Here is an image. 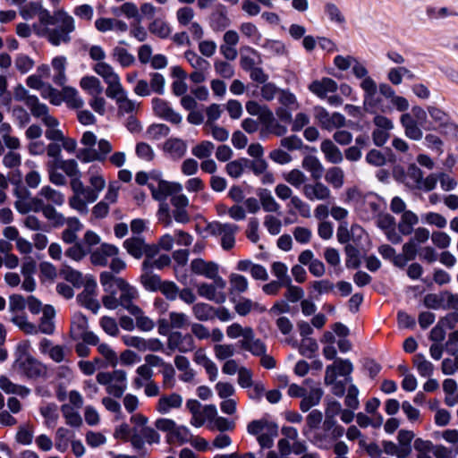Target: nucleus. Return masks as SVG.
I'll list each match as a JSON object with an SVG mask.
<instances>
[{"mask_svg":"<svg viewBox=\"0 0 458 458\" xmlns=\"http://www.w3.org/2000/svg\"><path fill=\"white\" fill-rule=\"evenodd\" d=\"M96 286L95 281H88L84 286V290L77 297L81 305L92 310L94 313H97L100 309V304L95 298Z\"/></svg>","mask_w":458,"mask_h":458,"instance_id":"nucleus-19","label":"nucleus"},{"mask_svg":"<svg viewBox=\"0 0 458 458\" xmlns=\"http://www.w3.org/2000/svg\"><path fill=\"white\" fill-rule=\"evenodd\" d=\"M54 165L63 170L71 178L80 175L78 164L74 159H53Z\"/></svg>","mask_w":458,"mask_h":458,"instance_id":"nucleus-48","label":"nucleus"},{"mask_svg":"<svg viewBox=\"0 0 458 458\" xmlns=\"http://www.w3.org/2000/svg\"><path fill=\"white\" fill-rule=\"evenodd\" d=\"M100 283L103 285L105 292H110L113 289H118L120 292H123V299L131 294L130 292L131 286L123 278L115 277L110 272H103L100 275Z\"/></svg>","mask_w":458,"mask_h":458,"instance_id":"nucleus-15","label":"nucleus"},{"mask_svg":"<svg viewBox=\"0 0 458 458\" xmlns=\"http://www.w3.org/2000/svg\"><path fill=\"white\" fill-rule=\"evenodd\" d=\"M301 166L304 170L310 173L313 180H320L325 170L320 160L317 157L311 155L304 157L301 162Z\"/></svg>","mask_w":458,"mask_h":458,"instance_id":"nucleus-32","label":"nucleus"},{"mask_svg":"<svg viewBox=\"0 0 458 458\" xmlns=\"http://www.w3.org/2000/svg\"><path fill=\"white\" fill-rule=\"evenodd\" d=\"M31 114L36 117H41L43 123L47 126H54L58 125V121L52 115L48 114V109L47 106L39 103L38 98H29L28 106H27Z\"/></svg>","mask_w":458,"mask_h":458,"instance_id":"nucleus-22","label":"nucleus"},{"mask_svg":"<svg viewBox=\"0 0 458 458\" xmlns=\"http://www.w3.org/2000/svg\"><path fill=\"white\" fill-rule=\"evenodd\" d=\"M345 174L340 166H331L325 174V181L335 190L341 189L344 184Z\"/></svg>","mask_w":458,"mask_h":458,"instance_id":"nucleus-35","label":"nucleus"},{"mask_svg":"<svg viewBox=\"0 0 458 458\" xmlns=\"http://www.w3.org/2000/svg\"><path fill=\"white\" fill-rule=\"evenodd\" d=\"M278 101L283 106L290 110H296L299 108V103L294 94L286 89H281L278 95Z\"/></svg>","mask_w":458,"mask_h":458,"instance_id":"nucleus-61","label":"nucleus"},{"mask_svg":"<svg viewBox=\"0 0 458 458\" xmlns=\"http://www.w3.org/2000/svg\"><path fill=\"white\" fill-rule=\"evenodd\" d=\"M234 310L240 316H247L252 310L259 312L266 311V308L264 306H261L257 302H253L248 298H242L235 302Z\"/></svg>","mask_w":458,"mask_h":458,"instance_id":"nucleus-43","label":"nucleus"},{"mask_svg":"<svg viewBox=\"0 0 458 458\" xmlns=\"http://www.w3.org/2000/svg\"><path fill=\"white\" fill-rule=\"evenodd\" d=\"M427 112L439 129L445 134L458 136V124L451 120L448 113L437 106H428Z\"/></svg>","mask_w":458,"mask_h":458,"instance_id":"nucleus-9","label":"nucleus"},{"mask_svg":"<svg viewBox=\"0 0 458 458\" xmlns=\"http://www.w3.org/2000/svg\"><path fill=\"white\" fill-rule=\"evenodd\" d=\"M197 292L200 297L214 301L216 304H222L226 301L225 292L216 291V286L212 284L201 283L197 285Z\"/></svg>","mask_w":458,"mask_h":458,"instance_id":"nucleus-25","label":"nucleus"},{"mask_svg":"<svg viewBox=\"0 0 458 458\" xmlns=\"http://www.w3.org/2000/svg\"><path fill=\"white\" fill-rule=\"evenodd\" d=\"M262 64V60L254 48L250 47H245L242 48V54L240 57V65L245 72H250L257 66V64Z\"/></svg>","mask_w":458,"mask_h":458,"instance_id":"nucleus-27","label":"nucleus"},{"mask_svg":"<svg viewBox=\"0 0 458 458\" xmlns=\"http://www.w3.org/2000/svg\"><path fill=\"white\" fill-rule=\"evenodd\" d=\"M214 149L215 145L213 142L203 140L192 148L191 153L199 159H207L210 157Z\"/></svg>","mask_w":458,"mask_h":458,"instance_id":"nucleus-56","label":"nucleus"},{"mask_svg":"<svg viewBox=\"0 0 458 458\" xmlns=\"http://www.w3.org/2000/svg\"><path fill=\"white\" fill-rule=\"evenodd\" d=\"M16 364L19 369L28 377L38 378L47 375L46 366L30 355L24 354L21 356L17 360Z\"/></svg>","mask_w":458,"mask_h":458,"instance_id":"nucleus-11","label":"nucleus"},{"mask_svg":"<svg viewBox=\"0 0 458 458\" xmlns=\"http://www.w3.org/2000/svg\"><path fill=\"white\" fill-rule=\"evenodd\" d=\"M152 108L154 113L161 117L164 118L170 123L179 124L182 122V116L174 111L169 106L166 101L161 98H155L152 100Z\"/></svg>","mask_w":458,"mask_h":458,"instance_id":"nucleus-20","label":"nucleus"},{"mask_svg":"<svg viewBox=\"0 0 458 458\" xmlns=\"http://www.w3.org/2000/svg\"><path fill=\"white\" fill-rule=\"evenodd\" d=\"M242 349L250 352L254 356H259L267 352L266 344L259 338L255 337L254 331L252 330L245 339H242L240 342Z\"/></svg>","mask_w":458,"mask_h":458,"instance_id":"nucleus-28","label":"nucleus"},{"mask_svg":"<svg viewBox=\"0 0 458 458\" xmlns=\"http://www.w3.org/2000/svg\"><path fill=\"white\" fill-rule=\"evenodd\" d=\"M263 47L272 56H282L287 55V49L284 44L280 40L267 39L263 44Z\"/></svg>","mask_w":458,"mask_h":458,"instance_id":"nucleus-59","label":"nucleus"},{"mask_svg":"<svg viewBox=\"0 0 458 458\" xmlns=\"http://www.w3.org/2000/svg\"><path fill=\"white\" fill-rule=\"evenodd\" d=\"M315 118L322 129L333 131L345 125V117L340 113L330 114L324 107L315 108Z\"/></svg>","mask_w":458,"mask_h":458,"instance_id":"nucleus-12","label":"nucleus"},{"mask_svg":"<svg viewBox=\"0 0 458 458\" xmlns=\"http://www.w3.org/2000/svg\"><path fill=\"white\" fill-rule=\"evenodd\" d=\"M323 396V390L316 387L312 388L308 394L302 396L300 408L303 412L308 411L310 408L318 405Z\"/></svg>","mask_w":458,"mask_h":458,"instance_id":"nucleus-41","label":"nucleus"},{"mask_svg":"<svg viewBox=\"0 0 458 458\" xmlns=\"http://www.w3.org/2000/svg\"><path fill=\"white\" fill-rule=\"evenodd\" d=\"M191 439V434L189 429L183 426L174 425L170 434H167V441L169 443H178L180 445L189 442Z\"/></svg>","mask_w":458,"mask_h":458,"instance_id":"nucleus-49","label":"nucleus"},{"mask_svg":"<svg viewBox=\"0 0 458 458\" xmlns=\"http://www.w3.org/2000/svg\"><path fill=\"white\" fill-rule=\"evenodd\" d=\"M424 304L428 309L445 310V291L439 293H428L424 297Z\"/></svg>","mask_w":458,"mask_h":458,"instance_id":"nucleus-51","label":"nucleus"},{"mask_svg":"<svg viewBox=\"0 0 458 458\" xmlns=\"http://www.w3.org/2000/svg\"><path fill=\"white\" fill-rule=\"evenodd\" d=\"M125 378L126 373L123 370H114L112 373L99 372L97 375V381L101 385L106 386V387L113 381H123Z\"/></svg>","mask_w":458,"mask_h":458,"instance_id":"nucleus-57","label":"nucleus"},{"mask_svg":"<svg viewBox=\"0 0 458 458\" xmlns=\"http://www.w3.org/2000/svg\"><path fill=\"white\" fill-rule=\"evenodd\" d=\"M38 196L43 198L47 204L62 206L64 202V195L48 185L41 188Z\"/></svg>","mask_w":458,"mask_h":458,"instance_id":"nucleus-42","label":"nucleus"},{"mask_svg":"<svg viewBox=\"0 0 458 458\" xmlns=\"http://www.w3.org/2000/svg\"><path fill=\"white\" fill-rule=\"evenodd\" d=\"M360 88L364 91V106L367 110L376 111L379 108L381 99L377 96V87L375 81L370 78H365L361 83Z\"/></svg>","mask_w":458,"mask_h":458,"instance_id":"nucleus-13","label":"nucleus"},{"mask_svg":"<svg viewBox=\"0 0 458 458\" xmlns=\"http://www.w3.org/2000/svg\"><path fill=\"white\" fill-rule=\"evenodd\" d=\"M71 189L72 191V195L69 199V206L78 211L80 214L86 215L89 212V208H85L84 202L80 199V193L86 187L81 180L80 179V175L77 177H72L70 182Z\"/></svg>","mask_w":458,"mask_h":458,"instance_id":"nucleus-18","label":"nucleus"},{"mask_svg":"<svg viewBox=\"0 0 458 458\" xmlns=\"http://www.w3.org/2000/svg\"><path fill=\"white\" fill-rule=\"evenodd\" d=\"M191 270L195 275L203 276L209 279L210 277H216L219 269L218 265L213 261L195 259L191 262Z\"/></svg>","mask_w":458,"mask_h":458,"instance_id":"nucleus-23","label":"nucleus"},{"mask_svg":"<svg viewBox=\"0 0 458 458\" xmlns=\"http://www.w3.org/2000/svg\"><path fill=\"white\" fill-rule=\"evenodd\" d=\"M114 437L130 441L135 449L143 447V417L132 416L130 423L122 424L114 432Z\"/></svg>","mask_w":458,"mask_h":458,"instance_id":"nucleus-4","label":"nucleus"},{"mask_svg":"<svg viewBox=\"0 0 458 458\" xmlns=\"http://www.w3.org/2000/svg\"><path fill=\"white\" fill-rule=\"evenodd\" d=\"M89 187L99 196L100 192L106 187V180L98 171L92 169H89Z\"/></svg>","mask_w":458,"mask_h":458,"instance_id":"nucleus-58","label":"nucleus"},{"mask_svg":"<svg viewBox=\"0 0 458 458\" xmlns=\"http://www.w3.org/2000/svg\"><path fill=\"white\" fill-rule=\"evenodd\" d=\"M260 205L263 209L268 213H278L280 210V205L276 201L271 192L267 190H262L259 193Z\"/></svg>","mask_w":458,"mask_h":458,"instance_id":"nucleus-44","label":"nucleus"},{"mask_svg":"<svg viewBox=\"0 0 458 458\" xmlns=\"http://www.w3.org/2000/svg\"><path fill=\"white\" fill-rule=\"evenodd\" d=\"M353 365L348 359H335L326 368L324 383L331 386L334 395L342 397L346 392V385L352 382Z\"/></svg>","mask_w":458,"mask_h":458,"instance_id":"nucleus-2","label":"nucleus"},{"mask_svg":"<svg viewBox=\"0 0 458 458\" xmlns=\"http://www.w3.org/2000/svg\"><path fill=\"white\" fill-rule=\"evenodd\" d=\"M419 223L418 216L411 210H406L402 213L398 224V230L403 235H409L413 232V226Z\"/></svg>","mask_w":458,"mask_h":458,"instance_id":"nucleus-38","label":"nucleus"},{"mask_svg":"<svg viewBox=\"0 0 458 458\" xmlns=\"http://www.w3.org/2000/svg\"><path fill=\"white\" fill-rule=\"evenodd\" d=\"M80 85L91 96H99L103 91L99 80L93 76L83 77L81 80Z\"/></svg>","mask_w":458,"mask_h":458,"instance_id":"nucleus-54","label":"nucleus"},{"mask_svg":"<svg viewBox=\"0 0 458 458\" xmlns=\"http://www.w3.org/2000/svg\"><path fill=\"white\" fill-rule=\"evenodd\" d=\"M423 221L428 225H434L438 229H443L447 225L446 218L440 213L428 212L422 215Z\"/></svg>","mask_w":458,"mask_h":458,"instance_id":"nucleus-62","label":"nucleus"},{"mask_svg":"<svg viewBox=\"0 0 458 458\" xmlns=\"http://www.w3.org/2000/svg\"><path fill=\"white\" fill-rule=\"evenodd\" d=\"M31 8L38 18V22L33 24V31L37 36L46 38L55 47L71 42V34L76 28L72 15L64 9H58L52 14L41 4H33Z\"/></svg>","mask_w":458,"mask_h":458,"instance_id":"nucleus-1","label":"nucleus"},{"mask_svg":"<svg viewBox=\"0 0 458 458\" xmlns=\"http://www.w3.org/2000/svg\"><path fill=\"white\" fill-rule=\"evenodd\" d=\"M400 123L404 129V134L407 138L415 141L420 140L423 138L422 130L411 114H403L400 118Z\"/></svg>","mask_w":458,"mask_h":458,"instance_id":"nucleus-24","label":"nucleus"},{"mask_svg":"<svg viewBox=\"0 0 458 458\" xmlns=\"http://www.w3.org/2000/svg\"><path fill=\"white\" fill-rule=\"evenodd\" d=\"M123 246L129 254L136 259H140L143 254V239L140 236H132L123 242Z\"/></svg>","mask_w":458,"mask_h":458,"instance_id":"nucleus-46","label":"nucleus"},{"mask_svg":"<svg viewBox=\"0 0 458 458\" xmlns=\"http://www.w3.org/2000/svg\"><path fill=\"white\" fill-rule=\"evenodd\" d=\"M88 328L89 322L87 317L81 313H77L72 321L70 336L75 341L81 340V337L88 331Z\"/></svg>","mask_w":458,"mask_h":458,"instance_id":"nucleus-34","label":"nucleus"},{"mask_svg":"<svg viewBox=\"0 0 458 458\" xmlns=\"http://www.w3.org/2000/svg\"><path fill=\"white\" fill-rule=\"evenodd\" d=\"M325 13L332 22L337 23L339 25L345 22V18L340 8L334 3H327L325 4Z\"/></svg>","mask_w":458,"mask_h":458,"instance_id":"nucleus-63","label":"nucleus"},{"mask_svg":"<svg viewBox=\"0 0 458 458\" xmlns=\"http://www.w3.org/2000/svg\"><path fill=\"white\" fill-rule=\"evenodd\" d=\"M131 295L123 299V292H120L119 298L116 297L115 289L106 292L107 294L103 296V305L108 310H115L119 306L126 309L136 318L137 327L143 329V317L140 307L132 303L133 300L138 297V293L134 287H131Z\"/></svg>","mask_w":458,"mask_h":458,"instance_id":"nucleus-3","label":"nucleus"},{"mask_svg":"<svg viewBox=\"0 0 458 458\" xmlns=\"http://www.w3.org/2000/svg\"><path fill=\"white\" fill-rule=\"evenodd\" d=\"M11 320L21 331L28 335H34L38 331L46 335H51L55 331V324L53 319L41 318L38 327L30 322L27 319V317L23 315H15L12 318Z\"/></svg>","mask_w":458,"mask_h":458,"instance_id":"nucleus-8","label":"nucleus"},{"mask_svg":"<svg viewBox=\"0 0 458 458\" xmlns=\"http://www.w3.org/2000/svg\"><path fill=\"white\" fill-rule=\"evenodd\" d=\"M260 123L263 125L259 131L260 138L262 139L267 137L268 134L280 137L287 132V127L276 121L272 111L267 112V115L265 114L263 116V120Z\"/></svg>","mask_w":458,"mask_h":458,"instance_id":"nucleus-16","label":"nucleus"},{"mask_svg":"<svg viewBox=\"0 0 458 458\" xmlns=\"http://www.w3.org/2000/svg\"><path fill=\"white\" fill-rule=\"evenodd\" d=\"M302 194L309 201H328L332 198L330 188L320 180L304 184Z\"/></svg>","mask_w":458,"mask_h":458,"instance_id":"nucleus-10","label":"nucleus"},{"mask_svg":"<svg viewBox=\"0 0 458 458\" xmlns=\"http://www.w3.org/2000/svg\"><path fill=\"white\" fill-rule=\"evenodd\" d=\"M284 286L286 287V291L284 293L285 301L289 304L295 303L299 301H301L304 296V291L302 288L297 285H293L292 284V280H288L285 282Z\"/></svg>","mask_w":458,"mask_h":458,"instance_id":"nucleus-55","label":"nucleus"},{"mask_svg":"<svg viewBox=\"0 0 458 458\" xmlns=\"http://www.w3.org/2000/svg\"><path fill=\"white\" fill-rule=\"evenodd\" d=\"M320 149L327 162L333 165L343 162L344 156L342 151L331 140H324L320 144Z\"/></svg>","mask_w":458,"mask_h":458,"instance_id":"nucleus-30","label":"nucleus"},{"mask_svg":"<svg viewBox=\"0 0 458 458\" xmlns=\"http://www.w3.org/2000/svg\"><path fill=\"white\" fill-rule=\"evenodd\" d=\"M167 348L171 352L178 351L180 352H189L194 350V339L191 335H182L175 331L168 335Z\"/></svg>","mask_w":458,"mask_h":458,"instance_id":"nucleus-14","label":"nucleus"},{"mask_svg":"<svg viewBox=\"0 0 458 458\" xmlns=\"http://www.w3.org/2000/svg\"><path fill=\"white\" fill-rule=\"evenodd\" d=\"M229 293L232 296L240 295L249 288L248 279L240 274L232 273L229 276Z\"/></svg>","mask_w":458,"mask_h":458,"instance_id":"nucleus-37","label":"nucleus"},{"mask_svg":"<svg viewBox=\"0 0 458 458\" xmlns=\"http://www.w3.org/2000/svg\"><path fill=\"white\" fill-rule=\"evenodd\" d=\"M95 27L101 32H106L113 30L125 31L128 29V26L124 21L114 18H99L96 20Z\"/></svg>","mask_w":458,"mask_h":458,"instance_id":"nucleus-36","label":"nucleus"},{"mask_svg":"<svg viewBox=\"0 0 458 458\" xmlns=\"http://www.w3.org/2000/svg\"><path fill=\"white\" fill-rule=\"evenodd\" d=\"M284 179L292 186L296 189H300L303 187L304 184L307 183L308 177L306 174L300 169H293L288 173L284 174Z\"/></svg>","mask_w":458,"mask_h":458,"instance_id":"nucleus-47","label":"nucleus"},{"mask_svg":"<svg viewBox=\"0 0 458 458\" xmlns=\"http://www.w3.org/2000/svg\"><path fill=\"white\" fill-rule=\"evenodd\" d=\"M430 176L434 178L433 190L436 188L437 182H440L441 188L445 191H451L457 186V182L446 173H432Z\"/></svg>","mask_w":458,"mask_h":458,"instance_id":"nucleus-45","label":"nucleus"},{"mask_svg":"<svg viewBox=\"0 0 458 458\" xmlns=\"http://www.w3.org/2000/svg\"><path fill=\"white\" fill-rule=\"evenodd\" d=\"M164 151L174 160H179L187 151V144L178 138L168 139L164 144Z\"/></svg>","mask_w":458,"mask_h":458,"instance_id":"nucleus-26","label":"nucleus"},{"mask_svg":"<svg viewBox=\"0 0 458 458\" xmlns=\"http://www.w3.org/2000/svg\"><path fill=\"white\" fill-rule=\"evenodd\" d=\"M250 160L247 158H239L227 163L225 166L226 173L232 178H239L249 165Z\"/></svg>","mask_w":458,"mask_h":458,"instance_id":"nucleus-50","label":"nucleus"},{"mask_svg":"<svg viewBox=\"0 0 458 458\" xmlns=\"http://www.w3.org/2000/svg\"><path fill=\"white\" fill-rule=\"evenodd\" d=\"M192 313L199 321H208L215 318V307L208 303L198 302L192 306Z\"/></svg>","mask_w":458,"mask_h":458,"instance_id":"nucleus-40","label":"nucleus"},{"mask_svg":"<svg viewBox=\"0 0 458 458\" xmlns=\"http://www.w3.org/2000/svg\"><path fill=\"white\" fill-rule=\"evenodd\" d=\"M182 403V398L178 394H171L162 396L157 403V411L161 413H167L173 408H179Z\"/></svg>","mask_w":458,"mask_h":458,"instance_id":"nucleus-39","label":"nucleus"},{"mask_svg":"<svg viewBox=\"0 0 458 458\" xmlns=\"http://www.w3.org/2000/svg\"><path fill=\"white\" fill-rule=\"evenodd\" d=\"M309 90L320 98H325L327 94L335 93L338 85L336 81L328 77L313 81L308 87Z\"/></svg>","mask_w":458,"mask_h":458,"instance_id":"nucleus-21","label":"nucleus"},{"mask_svg":"<svg viewBox=\"0 0 458 458\" xmlns=\"http://www.w3.org/2000/svg\"><path fill=\"white\" fill-rule=\"evenodd\" d=\"M148 30L151 33L163 38L168 37L171 33L169 25L160 19H157L151 22L148 25Z\"/></svg>","mask_w":458,"mask_h":458,"instance_id":"nucleus-64","label":"nucleus"},{"mask_svg":"<svg viewBox=\"0 0 458 458\" xmlns=\"http://www.w3.org/2000/svg\"><path fill=\"white\" fill-rule=\"evenodd\" d=\"M120 10L127 18L134 19L135 23L132 24L131 34L139 40H142V32L139 26L140 16L137 6L132 3L127 2L121 6Z\"/></svg>","mask_w":458,"mask_h":458,"instance_id":"nucleus-29","label":"nucleus"},{"mask_svg":"<svg viewBox=\"0 0 458 458\" xmlns=\"http://www.w3.org/2000/svg\"><path fill=\"white\" fill-rule=\"evenodd\" d=\"M369 195L363 194L356 186L350 187L345 191V202L354 203L356 206H360L365 203Z\"/></svg>","mask_w":458,"mask_h":458,"instance_id":"nucleus-60","label":"nucleus"},{"mask_svg":"<svg viewBox=\"0 0 458 458\" xmlns=\"http://www.w3.org/2000/svg\"><path fill=\"white\" fill-rule=\"evenodd\" d=\"M413 363L419 374L421 377H430L434 370L433 364L426 360L425 356L421 353L416 354L413 358Z\"/></svg>","mask_w":458,"mask_h":458,"instance_id":"nucleus-52","label":"nucleus"},{"mask_svg":"<svg viewBox=\"0 0 458 458\" xmlns=\"http://www.w3.org/2000/svg\"><path fill=\"white\" fill-rule=\"evenodd\" d=\"M42 214L55 227H59L65 224L66 218L55 208L54 205L47 204Z\"/></svg>","mask_w":458,"mask_h":458,"instance_id":"nucleus-53","label":"nucleus"},{"mask_svg":"<svg viewBox=\"0 0 458 458\" xmlns=\"http://www.w3.org/2000/svg\"><path fill=\"white\" fill-rule=\"evenodd\" d=\"M145 184H147L150 190L152 197L159 201H163L166 199L168 196L180 193L182 191V185L180 182H170L157 177L149 178L146 174Z\"/></svg>","mask_w":458,"mask_h":458,"instance_id":"nucleus-5","label":"nucleus"},{"mask_svg":"<svg viewBox=\"0 0 458 458\" xmlns=\"http://www.w3.org/2000/svg\"><path fill=\"white\" fill-rule=\"evenodd\" d=\"M194 361L205 368L209 379L215 381L218 375L216 365L207 356L203 349H199L194 353Z\"/></svg>","mask_w":458,"mask_h":458,"instance_id":"nucleus-33","label":"nucleus"},{"mask_svg":"<svg viewBox=\"0 0 458 458\" xmlns=\"http://www.w3.org/2000/svg\"><path fill=\"white\" fill-rule=\"evenodd\" d=\"M434 178L430 174L423 177V172L416 165L411 164L408 166L404 176V183L411 190H419L426 192L433 191Z\"/></svg>","mask_w":458,"mask_h":458,"instance_id":"nucleus-6","label":"nucleus"},{"mask_svg":"<svg viewBox=\"0 0 458 458\" xmlns=\"http://www.w3.org/2000/svg\"><path fill=\"white\" fill-rule=\"evenodd\" d=\"M67 228L62 233V240L67 244H74L78 242L77 233L82 229V224L77 217H69L65 220Z\"/></svg>","mask_w":458,"mask_h":458,"instance_id":"nucleus-31","label":"nucleus"},{"mask_svg":"<svg viewBox=\"0 0 458 458\" xmlns=\"http://www.w3.org/2000/svg\"><path fill=\"white\" fill-rule=\"evenodd\" d=\"M172 256L175 263L174 270L176 279L180 283L187 284L189 276L187 274L185 266L187 265L189 260V250L182 249L177 250L173 252Z\"/></svg>","mask_w":458,"mask_h":458,"instance_id":"nucleus-17","label":"nucleus"},{"mask_svg":"<svg viewBox=\"0 0 458 458\" xmlns=\"http://www.w3.org/2000/svg\"><path fill=\"white\" fill-rule=\"evenodd\" d=\"M207 229L211 235L221 237V245L224 250H229L234 246L235 233L239 229L236 225L213 222L208 225Z\"/></svg>","mask_w":458,"mask_h":458,"instance_id":"nucleus-7","label":"nucleus"}]
</instances>
